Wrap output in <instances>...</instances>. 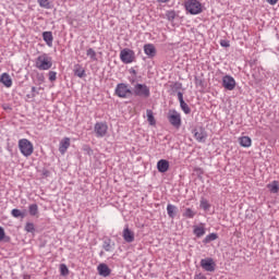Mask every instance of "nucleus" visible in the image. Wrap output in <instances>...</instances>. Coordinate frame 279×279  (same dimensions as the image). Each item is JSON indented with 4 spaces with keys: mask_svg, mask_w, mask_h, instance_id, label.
<instances>
[{
    "mask_svg": "<svg viewBox=\"0 0 279 279\" xmlns=\"http://www.w3.org/2000/svg\"><path fill=\"white\" fill-rule=\"evenodd\" d=\"M132 93L135 97H141L142 99H149V97H151V92L149 90V86H147V84L137 83Z\"/></svg>",
    "mask_w": 279,
    "mask_h": 279,
    "instance_id": "f257e3e1",
    "label": "nucleus"
},
{
    "mask_svg": "<svg viewBox=\"0 0 279 279\" xmlns=\"http://www.w3.org/2000/svg\"><path fill=\"white\" fill-rule=\"evenodd\" d=\"M36 66L39 69V71H49V69L53 66L51 57H49L47 53L39 56L36 59Z\"/></svg>",
    "mask_w": 279,
    "mask_h": 279,
    "instance_id": "f03ea898",
    "label": "nucleus"
},
{
    "mask_svg": "<svg viewBox=\"0 0 279 279\" xmlns=\"http://www.w3.org/2000/svg\"><path fill=\"white\" fill-rule=\"evenodd\" d=\"M186 12L190 14H202L203 9H202V2L198 0H187L184 3Z\"/></svg>",
    "mask_w": 279,
    "mask_h": 279,
    "instance_id": "7ed1b4c3",
    "label": "nucleus"
},
{
    "mask_svg": "<svg viewBox=\"0 0 279 279\" xmlns=\"http://www.w3.org/2000/svg\"><path fill=\"white\" fill-rule=\"evenodd\" d=\"M19 147H20L21 154L26 158L32 156V154H34V145L27 138L20 140Z\"/></svg>",
    "mask_w": 279,
    "mask_h": 279,
    "instance_id": "20e7f679",
    "label": "nucleus"
},
{
    "mask_svg": "<svg viewBox=\"0 0 279 279\" xmlns=\"http://www.w3.org/2000/svg\"><path fill=\"white\" fill-rule=\"evenodd\" d=\"M168 121L177 130H180V128H182V116H180V113L177 112L175 109L169 111Z\"/></svg>",
    "mask_w": 279,
    "mask_h": 279,
    "instance_id": "39448f33",
    "label": "nucleus"
},
{
    "mask_svg": "<svg viewBox=\"0 0 279 279\" xmlns=\"http://www.w3.org/2000/svg\"><path fill=\"white\" fill-rule=\"evenodd\" d=\"M116 95L117 97H120V99H128L130 95H133L132 89L128 87V84L125 83H120L116 87Z\"/></svg>",
    "mask_w": 279,
    "mask_h": 279,
    "instance_id": "423d86ee",
    "label": "nucleus"
},
{
    "mask_svg": "<svg viewBox=\"0 0 279 279\" xmlns=\"http://www.w3.org/2000/svg\"><path fill=\"white\" fill-rule=\"evenodd\" d=\"M192 134H194V138L197 143H206V140L208 138V133L204 126H197L192 131Z\"/></svg>",
    "mask_w": 279,
    "mask_h": 279,
    "instance_id": "0eeeda50",
    "label": "nucleus"
},
{
    "mask_svg": "<svg viewBox=\"0 0 279 279\" xmlns=\"http://www.w3.org/2000/svg\"><path fill=\"white\" fill-rule=\"evenodd\" d=\"M134 50H131L129 48H124L123 50H121L120 52V60L124 63V64H132V61L134 60Z\"/></svg>",
    "mask_w": 279,
    "mask_h": 279,
    "instance_id": "6e6552de",
    "label": "nucleus"
},
{
    "mask_svg": "<svg viewBox=\"0 0 279 279\" xmlns=\"http://www.w3.org/2000/svg\"><path fill=\"white\" fill-rule=\"evenodd\" d=\"M94 132L96 133L97 138H104L108 134V124L104 122H97L94 126Z\"/></svg>",
    "mask_w": 279,
    "mask_h": 279,
    "instance_id": "1a4fd4ad",
    "label": "nucleus"
},
{
    "mask_svg": "<svg viewBox=\"0 0 279 279\" xmlns=\"http://www.w3.org/2000/svg\"><path fill=\"white\" fill-rule=\"evenodd\" d=\"M222 86L226 90H234L236 88V81L227 74L222 77Z\"/></svg>",
    "mask_w": 279,
    "mask_h": 279,
    "instance_id": "9d476101",
    "label": "nucleus"
},
{
    "mask_svg": "<svg viewBox=\"0 0 279 279\" xmlns=\"http://www.w3.org/2000/svg\"><path fill=\"white\" fill-rule=\"evenodd\" d=\"M201 267L205 269V271H215L217 264L213 257H207L201 260Z\"/></svg>",
    "mask_w": 279,
    "mask_h": 279,
    "instance_id": "9b49d317",
    "label": "nucleus"
},
{
    "mask_svg": "<svg viewBox=\"0 0 279 279\" xmlns=\"http://www.w3.org/2000/svg\"><path fill=\"white\" fill-rule=\"evenodd\" d=\"M122 236L125 243H134V231L130 230V227L126 226L122 232Z\"/></svg>",
    "mask_w": 279,
    "mask_h": 279,
    "instance_id": "f8f14e48",
    "label": "nucleus"
},
{
    "mask_svg": "<svg viewBox=\"0 0 279 279\" xmlns=\"http://www.w3.org/2000/svg\"><path fill=\"white\" fill-rule=\"evenodd\" d=\"M97 270L99 276H102V278H108V276L112 274V269H110L106 264H99Z\"/></svg>",
    "mask_w": 279,
    "mask_h": 279,
    "instance_id": "ddd939ff",
    "label": "nucleus"
},
{
    "mask_svg": "<svg viewBox=\"0 0 279 279\" xmlns=\"http://www.w3.org/2000/svg\"><path fill=\"white\" fill-rule=\"evenodd\" d=\"M144 52L146 53V56H148V58H156V46H154V44L144 45Z\"/></svg>",
    "mask_w": 279,
    "mask_h": 279,
    "instance_id": "4468645a",
    "label": "nucleus"
},
{
    "mask_svg": "<svg viewBox=\"0 0 279 279\" xmlns=\"http://www.w3.org/2000/svg\"><path fill=\"white\" fill-rule=\"evenodd\" d=\"M157 170L159 171V173H167V171H169V160L160 159L157 162Z\"/></svg>",
    "mask_w": 279,
    "mask_h": 279,
    "instance_id": "2eb2a0df",
    "label": "nucleus"
},
{
    "mask_svg": "<svg viewBox=\"0 0 279 279\" xmlns=\"http://www.w3.org/2000/svg\"><path fill=\"white\" fill-rule=\"evenodd\" d=\"M102 250H105V252H114V242H112V239L110 238L104 239Z\"/></svg>",
    "mask_w": 279,
    "mask_h": 279,
    "instance_id": "dca6fc26",
    "label": "nucleus"
},
{
    "mask_svg": "<svg viewBox=\"0 0 279 279\" xmlns=\"http://www.w3.org/2000/svg\"><path fill=\"white\" fill-rule=\"evenodd\" d=\"M69 147H71V138L64 137L60 142V146H59L60 154H66V149H69Z\"/></svg>",
    "mask_w": 279,
    "mask_h": 279,
    "instance_id": "f3484780",
    "label": "nucleus"
},
{
    "mask_svg": "<svg viewBox=\"0 0 279 279\" xmlns=\"http://www.w3.org/2000/svg\"><path fill=\"white\" fill-rule=\"evenodd\" d=\"M43 39L48 47H53V33L46 31L43 33Z\"/></svg>",
    "mask_w": 279,
    "mask_h": 279,
    "instance_id": "a211bd4d",
    "label": "nucleus"
},
{
    "mask_svg": "<svg viewBox=\"0 0 279 279\" xmlns=\"http://www.w3.org/2000/svg\"><path fill=\"white\" fill-rule=\"evenodd\" d=\"M0 84H3L7 88L12 87V77H10V74L2 73L0 76Z\"/></svg>",
    "mask_w": 279,
    "mask_h": 279,
    "instance_id": "6ab92c4d",
    "label": "nucleus"
},
{
    "mask_svg": "<svg viewBox=\"0 0 279 279\" xmlns=\"http://www.w3.org/2000/svg\"><path fill=\"white\" fill-rule=\"evenodd\" d=\"M11 215L14 217V219H25L27 217V210L24 209L21 211V209L14 208L11 210Z\"/></svg>",
    "mask_w": 279,
    "mask_h": 279,
    "instance_id": "aec40b11",
    "label": "nucleus"
},
{
    "mask_svg": "<svg viewBox=\"0 0 279 279\" xmlns=\"http://www.w3.org/2000/svg\"><path fill=\"white\" fill-rule=\"evenodd\" d=\"M167 213H168V217L170 219H175V217L178 215V208L175 207V205L168 204L167 205Z\"/></svg>",
    "mask_w": 279,
    "mask_h": 279,
    "instance_id": "412c9836",
    "label": "nucleus"
},
{
    "mask_svg": "<svg viewBox=\"0 0 279 279\" xmlns=\"http://www.w3.org/2000/svg\"><path fill=\"white\" fill-rule=\"evenodd\" d=\"M74 75L76 77H86V70H84V68H82L81 64H75L74 65Z\"/></svg>",
    "mask_w": 279,
    "mask_h": 279,
    "instance_id": "4be33fe9",
    "label": "nucleus"
},
{
    "mask_svg": "<svg viewBox=\"0 0 279 279\" xmlns=\"http://www.w3.org/2000/svg\"><path fill=\"white\" fill-rule=\"evenodd\" d=\"M239 141L241 147H252V138H250V136H242Z\"/></svg>",
    "mask_w": 279,
    "mask_h": 279,
    "instance_id": "5701e85b",
    "label": "nucleus"
},
{
    "mask_svg": "<svg viewBox=\"0 0 279 279\" xmlns=\"http://www.w3.org/2000/svg\"><path fill=\"white\" fill-rule=\"evenodd\" d=\"M171 95H175V93H180L179 90H182V83L174 82L170 85Z\"/></svg>",
    "mask_w": 279,
    "mask_h": 279,
    "instance_id": "b1692460",
    "label": "nucleus"
},
{
    "mask_svg": "<svg viewBox=\"0 0 279 279\" xmlns=\"http://www.w3.org/2000/svg\"><path fill=\"white\" fill-rule=\"evenodd\" d=\"M146 117L149 125H156V118L154 117V111H151L150 109H147Z\"/></svg>",
    "mask_w": 279,
    "mask_h": 279,
    "instance_id": "393cba45",
    "label": "nucleus"
},
{
    "mask_svg": "<svg viewBox=\"0 0 279 279\" xmlns=\"http://www.w3.org/2000/svg\"><path fill=\"white\" fill-rule=\"evenodd\" d=\"M217 239H219V235L217 233H209L207 236H205L203 243L204 245H206L213 241H217Z\"/></svg>",
    "mask_w": 279,
    "mask_h": 279,
    "instance_id": "a878e982",
    "label": "nucleus"
},
{
    "mask_svg": "<svg viewBox=\"0 0 279 279\" xmlns=\"http://www.w3.org/2000/svg\"><path fill=\"white\" fill-rule=\"evenodd\" d=\"M252 77L255 80L256 84H260V82H263V77L260 76V69H254Z\"/></svg>",
    "mask_w": 279,
    "mask_h": 279,
    "instance_id": "bb28decb",
    "label": "nucleus"
},
{
    "mask_svg": "<svg viewBox=\"0 0 279 279\" xmlns=\"http://www.w3.org/2000/svg\"><path fill=\"white\" fill-rule=\"evenodd\" d=\"M267 189L270 193H278L279 191V185H278V181H272L271 183H269L267 185Z\"/></svg>",
    "mask_w": 279,
    "mask_h": 279,
    "instance_id": "cd10ccee",
    "label": "nucleus"
},
{
    "mask_svg": "<svg viewBox=\"0 0 279 279\" xmlns=\"http://www.w3.org/2000/svg\"><path fill=\"white\" fill-rule=\"evenodd\" d=\"M194 234H195V236H197V239H202V236H204V234H206V229L204 227H195Z\"/></svg>",
    "mask_w": 279,
    "mask_h": 279,
    "instance_id": "c85d7f7f",
    "label": "nucleus"
},
{
    "mask_svg": "<svg viewBox=\"0 0 279 279\" xmlns=\"http://www.w3.org/2000/svg\"><path fill=\"white\" fill-rule=\"evenodd\" d=\"M0 241H3V243H10L11 241V238L5 235V229L3 227H0Z\"/></svg>",
    "mask_w": 279,
    "mask_h": 279,
    "instance_id": "c756f323",
    "label": "nucleus"
},
{
    "mask_svg": "<svg viewBox=\"0 0 279 279\" xmlns=\"http://www.w3.org/2000/svg\"><path fill=\"white\" fill-rule=\"evenodd\" d=\"M28 213H29L31 217H36V215H38V204L29 205Z\"/></svg>",
    "mask_w": 279,
    "mask_h": 279,
    "instance_id": "7c9ffc66",
    "label": "nucleus"
},
{
    "mask_svg": "<svg viewBox=\"0 0 279 279\" xmlns=\"http://www.w3.org/2000/svg\"><path fill=\"white\" fill-rule=\"evenodd\" d=\"M59 269H60V276H63L64 278L69 276V267L66 266V264H60Z\"/></svg>",
    "mask_w": 279,
    "mask_h": 279,
    "instance_id": "2f4dec72",
    "label": "nucleus"
},
{
    "mask_svg": "<svg viewBox=\"0 0 279 279\" xmlns=\"http://www.w3.org/2000/svg\"><path fill=\"white\" fill-rule=\"evenodd\" d=\"M40 8H45V10H51V2L49 0H37Z\"/></svg>",
    "mask_w": 279,
    "mask_h": 279,
    "instance_id": "473e14b6",
    "label": "nucleus"
},
{
    "mask_svg": "<svg viewBox=\"0 0 279 279\" xmlns=\"http://www.w3.org/2000/svg\"><path fill=\"white\" fill-rule=\"evenodd\" d=\"M180 108L184 112V114H191V107H189L186 101L180 102Z\"/></svg>",
    "mask_w": 279,
    "mask_h": 279,
    "instance_id": "72a5a7b5",
    "label": "nucleus"
},
{
    "mask_svg": "<svg viewBox=\"0 0 279 279\" xmlns=\"http://www.w3.org/2000/svg\"><path fill=\"white\" fill-rule=\"evenodd\" d=\"M195 211H193V209L191 208H186L184 214H183V217H186V219H193V217H195Z\"/></svg>",
    "mask_w": 279,
    "mask_h": 279,
    "instance_id": "f704fd0d",
    "label": "nucleus"
},
{
    "mask_svg": "<svg viewBox=\"0 0 279 279\" xmlns=\"http://www.w3.org/2000/svg\"><path fill=\"white\" fill-rule=\"evenodd\" d=\"M201 208L203 210H210V203H208L207 199L202 198V201H201Z\"/></svg>",
    "mask_w": 279,
    "mask_h": 279,
    "instance_id": "c9c22d12",
    "label": "nucleus"
},
{
    "mask_svg": "<svg viewBox=\"0 0 279 279\" xmlns=\"http://www.w3.org/2000/svg\"><path fill=\"white\" fill-rule=\"evenodd\" d=\"M87 56L90 60H97V52H95V49L93 48L87 49Z\"/></svg>",
    "mask_w": 279,
    "mask_h": 279,
    "instance_id": "e433bc0d",
    "label": "nucleus"
},
{
    "mask_svg": "<svg viewBox=\"0 0 279 279\" xmlns=\"http://www.w3.org/2000/svg\"><path fill=\"white\" fill-rule=\"evenodd\" d=\"M25 231L26 232H36V228L34 227V222H27L25 225Z\"/></svg>",
    "mask_w": 279,
    "mask_h": 279,
    "instance_id": "4c0bfd02",
    "label": "nucleus"
},
{
    "mask_svg": "<svg viewBox=\"0 0 279 279\" xmlns=\"http://www.w3.org/2000/svg\"><path fill=\"white\" fill-rule=\"evenodd\" d=\"M166 17L171 22L175 21V11H167Z\"/></svg>",
    "mask_w": 279,
    "mask_h": 279,
    "instance_id": "58836bf2",
    "label": "nucleus"
},
{
    "mask_svg": "<svg viewBox=\"0 0 279 279\" xmlns=\"http://www.w3.org/2000/svg\"><path fill=\"white\" fill-rule=\"evenodd\" d=\"M58 73L57 72H53V71H50L49 73H48V77H49V81L50 82H56V80H58Z\"/></svg>",
    "mask_w": 279,
    "mask_h": 279,
    "instance_id": "ea45409f",
    "label": "nucleus"
},
{
    "mask_svg": "<svg viewBox=\"0 0 279 279\" xmlns=\"http://www.w3.org/2000/svg\"><path fill=\"white\" fill-rule=\"evenodd\" d=\"M83 149L88 154V156H93V148H90V146L85 145Z\"/></svg>",
    "mask_w": 279,
    "mask_h": 279,
    "instance_id": "a19ab883",
    "label": "nucleus"
},
{
    "mask_svg": "<svg viewBox=\"0 0 279 279\" xmlns=\"http://www.w3.org/2000/svg\"><path fill=\"white\" fill-rule=\"evenodd\" d=\"M177 95H178L179 104L184 102V94L182 92H178Z\"/></svg>",
    "mask_w": 279,
    "mask_h": 279,
    "instance_id": "79ce46f5",
    "label": "nucleus"
},
{
    "mask_svg": "<svg viewBox=\"0 0 279 279\" xmlns=\"http://www.w3.org/2000/svg\"><path fill=\"white\" fill-rule=\"evenodd\" d=\"M220 45L225 48H228L230 47V40L221 39Z\"/></svg>",
    "mask_w": 279,
    "mask_h": 279,
    "instance_id": "37998d69",
    "label": "nucleus"
},
{
    "mask_svg": "<svg viewBox=\"0 0 279 279\" xmlns=\"http://www.w3.org/2000/svg\"><path fill=\"white\" fill-rule=\"evenodd\" d=\"M41 175H43V178H49V175H51V172L47 169H43Z\"/></svg>",
    "mask_w": 279,
    "mask_h": 279,
    "instance_id": "c03bdc74",
    "label": "nucleus"
},
{
    "mask_svg": "<svg viewBox=\"0 0 279 279\" xmlns=\"http://www.w3.org/2000/svg\"><path fill=\"white\" fill-rule=\"evenodd\" d=\"M196 82V86H201L202 88H204V81L203 80H198L197 77L195 78Z\"/></svg>",
    "mask_w": 279,
    "mask_h": 279,
    "instance_id": "a18cd8bd",
    "label": "nucleus"
},
{
    "mask_svg": "<svg viewBox=\"0 0 279 279\" xmlns=\"http://www.w3.org/2000/svg\"><path fill=\"white\" fill-rule=\"evenodd\" d=\"M37 80H38V82H45V75L38 74Z\"/></svg>",
    "mask_w": 279,
    "mask_h": 279,
    "instance_id": "49530a36",
    "label": "nucleus"
},
{
    "mask_svg": "<svg viewBox=\"0 0 279 279\" xmlns=\"http://www.w3.org/2000/svg\"><path fill=\"white\" fill-rule=\"evenodd\" d=\"M269 5H276L278 3V0H266Z\"/></svg>",
    "mask_w": 279,
    "mask_h": 279,
    "instance_id": "de8ad7c7",
    "label": "nucleus"
},
{
    "mask_svg": "<svg viewBox=\"0 0 279 279\" xmlns=\"http://www.w3.org/2000/svg\"><path fill=\"white\" fill-rule=\"evenodd\" d=\"M36 94L38 95V92H36V87H32V97H36Z\"/></svg>",
    "mask_w": 279,
    "mask_h": 279,
    "instance_id": "09e8293b",
    "label": "nucleus"
},
{
    "mask_svg": "<svg viewBox=\"0 0 279 279\" xmlns=\"http://www.w3.org/2000/svg\"><path fill=\"white\" fill-rule=\"evenodd\" d=\"M2 108L3 110H12V107H10L8 104L2 105Z\"/></svg>",
    "mask_w": 279,
    "mask_h": 279,
    "instance_id": "8fccbe9b",
    "label": "nucleus"
},
{
    "mask_svg": "<svg viewBox=\"0 0 279 279\" xmlns=\"http://www.w3.org/2000/svg\"><path fill=\"white\" fill-rule=\"evenodd\" d=\"M129 71H130V73H132L133 75H136V70H134V68H131Z\"/></svg>",
    "mask_w": 279,
    "mask_h": 279,
    "instance_id": "3c124183",
    "label": "nucleus"
},
{
    "mask_svg": "<svg viewBox=\"0 0 279 279\" xmlns=\"http://www.w3.org/2000/svg\"><path fill=\"white\" fill-rule=\"evenodd\" d=\"M23 279H32V276H29V275H23Z\"/></svg>",
    "mask_w": 279,
    "mask_h": 279,
    "instance_id": "603ef678",
    "label": "nucleus"
},
{
    "mask_svg": "<svg viewBox=\"0 0 279 279\" xmlns=\"http://www.w3.org/2000/svg\"><path fill=\"white\" fill-rule=\"evenodd\" d=\"M158 3H168L169 0H157Z\"/></svg>",
    "mask_w": 279,
    "mask_h": 279,
    "instance_id": "864d4df0",
    "label": "nucleus"
},
{
    "mask_svg": "<svg viewBox=\"0 0 279 279\" xmlns=\"http://www.w3.org/2000/svg\"><path fill=\"white\" fill-rule=\"evenodd\" d=\"M135 82H136V80L133 78V80L131 81V84H134Z\"/></svg>",
    "mask_w": 279,
    "mask_h": 279,
    "instance_id": "5fc2aeb1",
    "label": "nucleus"
},
{
    "mask_svg": "<svg viewBox=\"0 0 279 279\" xmlns=\"http://www.w3.org/2000/svg\"><path fill=\"white\" fill-rule=\"evenodd\" d=\"M99 256H104V251H101V252L99 253Z\"/></svg>",
    "mask_w": 279,
    "mask_h": 279,
    "instance_id": "6e6d98bb",
    "label": "nucleus"
}]
</instances>
